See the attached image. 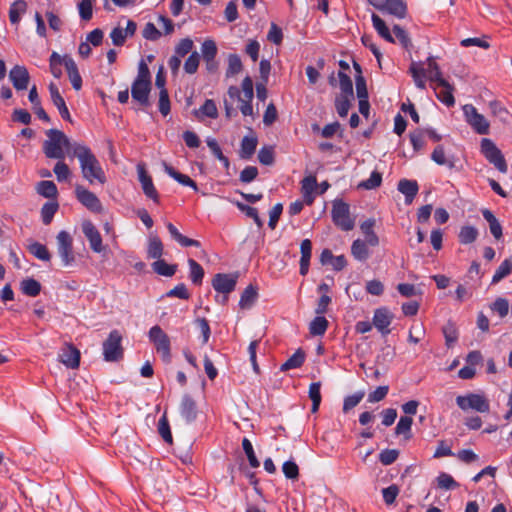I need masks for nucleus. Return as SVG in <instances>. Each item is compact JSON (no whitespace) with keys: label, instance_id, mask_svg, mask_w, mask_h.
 <instances>
[{"label":"nucleus","instance_id":"obj_57","mask_svg":"<svg viewBox=\"0 0 512 512\" xmlns=\"http://www.w3.org/2000/svg\"><path fill=\"white\" fill-rule=\"evenodd\" d=\"M491 310L498 313L501 318L507 316L509 303L505 298L498 297L490 306Z\"/></svg>","mask_w":512,"mask_h":512},{"label":"nucleus","instance_id":"obj_13","mask_svg":"<svg viewBox=\"0 0 512 512\" xmlns=\"http://www.w3.org/2000/svg\"><path fill=\"white\" fill-rule=\"evenodd\" d=\"M237 275L218 273L212 280L213 288L218 292L224 294L223 302L227 300V294L235 289L237 283Z\"/></svg>","mask_w":512,"mask_h":512},{"label":"nucleus","instance_id":"obj_55","mask_svg":"<svg viewBox=\"0 0 512 512\" xmlns=\"http://www.w3.org/2000/svg\"><path fill=\"white\" fill-rule=\"evenodd\" d=\"M158 431L163 440L169 444L172 443V434L166 414H164L158 422Z\"/></svg>","mask_w":512,"mask_h":512},{"label":"nucleus","instance_id":"obj_48","mask_svg":"<svg viewBox=\"0 0 512 512\" xmlns=\"http://www.w3.org/2000/svg\"><path fill=\"white\" fill-rule=\"evenodd\" d=\"M58 203L57 202H48L45 203L41 209V216L42 221L45 225H48L51 223L55 213L58 210Z\"/></svg>","mask_w":512,"mask_h":512},{"label":"nucleus","instance_id":"obj_5","mask_svg":"<svg viewBox=\"0 0 512 512\" xmlns=\"http://www.w3.org/2000/svg\"><path fill=\"white\" fill-rule=\"evenodd\" d=\"M332 220L334 224L343 231H350L355 226V219L350 215L349 205L343 201L333 203Z\"/></svg>","mask_w":512,"mask_h":512},{"label":"nucleus","instance_id":"obj_39","mask_svg":"<svg viewBox=\"0 0 512 512\" xmlns=\"http://www.w3.org/2000/svg\"><path fill=\"white\" fill-rule=\"evenodd\" d=\"M188 265L190 267V279L195 285H200L204 277V270L201 265L194 259H188Z\"/></svg>","mask_w":512,"mask_h":512},{"label":"nucleus","instance_id":"obj_33","mask_svg":"<svg viewBox=\"0 0 512 512\" xmlns=\"http://www.w3.org/2000/svg\"><path fill=\"white\" fill-rule=\"evenodd\" d=\"M257 139L255 137L245 136L241 141L239 155L242 159H249L255 153L257 147Z\"/></svg>","mask_w":512,"mask_h":512},{"label":"nucleus","instance_id":"obj_59","mask_svg":"<svg viewBox=\"0 0 512 512\" xmlns=\"http://www.w3.org/2000/svg\"><path fill=\"white\" fill-rule=\"evenodd\" d=\"M201 52H202L203 58L207 62L213 60L217 53V47H216L215 42L212 40H206L202 44Z\"/></svg>","mask_w":512,"mask_h":512},{"label":"nucleus","instance_id":"obj_53","mask_svg":"<svg viewBox=\"0 0 512 512\" xmlns=\"http://www.w3.org/2000/svg\"><path fill=\"white\" fill-rule=\"evenodd\" d=\"M96 0H81L78 3V11L82 20L88 21L92 18L93 3Z\"/></svg>","mask_w":512,"mask_h":512},{"label":"nucleus","instance_id":"obj_6","mask_svg":"<svg viewBox=\"0 0 512 512\" xmlns=\"http://www.w3.org/2000/svg\"><path fill=\"white\" fill-rule=\"evenodd\" d=\"M481 153L501 173L507 172V164L500 149L488 138L481 140Z\"/></svg>","mask_w":512,"mask_h":512},{"label":"nucleus","instance_id":"obj_22","mask_svg":"<svg viewBox=\"0 0 512 512\" xmlns=\"http://www.w3.org/2000/svg\"><path fill=\"white\" fill-rule=\"evenodd\" d=\"M49 92L52 103L57 107L61 117L64 120L71 121L69 110L66 106L64 98L60 95L59 89L55 83L49 84Z\"/></svg>","mask_w":512,"mask_h":512},{"label":"nucleus","instance_id":"obj_35","mask_svg":"<svg viewBox=\"0 0 512 512\" xmlns=\"http://www.w3.org/2000/svg\"><path fill=\"white\" fill-rule=\"evenodd\" d=\"M305 360V354L302 350H297L291 357H289L280 367L281 371H288L302 366Z\"/></svg>","mask_w":512,"mask_h":512},{"label":"nucleus","instance_id":"obj_17","mask_svg":"<svg viewBox=\"0 0 512 512\" xmlns=\"http://www.w3.org/2000/svg\"><path fill=\"white\" fill-rule=\"evenodd\" d=\"M432 87L435 90L436 97L446 106L451 107L455 104L453 87L445 79L435 83Z\"/></svg>","mask_w":512,"mask_h":512},{"label":"nucleus","instance_id":"obj_23","mask_svg":"<svg viewBox=\"0 0 512 512\" xmlns=\"http://www.w3.org/2000/svg\"><path fill=\"white\" fill-rule=\"evenodd\" d=\"M63 62H64V66L66 68L69 80L72 84V87L77 91L80 90L82 87V78L79 74V71H78L75 61L70 56L65 55V56H63Z\"/></svg>","mask_w":512,"mask_h":512},{"label":"nucleus","instance_id":"obj_58","mask_svg":"<svg viewBox=\"0 0 512 512\" xmlns=\"http://www.w3.org/2000/svg\"><path fill=\"white\" fill-rule=\"evenodd\" d=\"M258 160L263 165H272L274 163V149L271 146L262 147L258 152Z\"/></svg>","mask_w":512,"mask_h":512},{"label":"nucleus","instance_id":"obj_15","mask_svg":"<svg viewBox=\"0 0 512 512\" xmlns=\"http://www.w3.org/2000/svg\"><path fill=\"white\" fill-rule=\"evenodd\" d=\"M9 79L16 90H26L29 85L30 75L25 66L16 65L10 70Z\"/></svg>","mask_w":512,"mask_h":512},{"label":"nucleus","instance_id":"obj_10","mask_svg":"<svg viewBox=\"0 0 512 512\" xmlns=\"http://www.w3.org/2000/svg\"><path fill=\"white\" fill-rule=\"evenodd\" d=\"M57 239V251L64 266L71 265L74 260L73 253V240L71 235L67 231H60L56 237Z\"/></svg>","mask_w":512,"mask_h":512},{"label":"nucleus","instance_id":"obj_61","mask_svg":"<svg viewBox=\"0 0 512 512\" xmlns=\"http://www.w3.org/2000/svg\"><path fill=\"white\" fill-rule=\"evenodd\" d=\"M437 484L439 488L442 489H454L458 487L457 482L453 479V477L447 473H440L437 477Z\"/></svg>","mask_w":512,"mask_h":512},{"label":"nucleus","instance_id":"obj_9","mask_svg":"<svg viewBox=\"0 0 512 512\" xmlns=\"http://www.w3.org/2000/svg\"><path fill=\"white\" fill-rule=\"evenodd\" d=\"M149 339L153 342L158 353H161L164 361H169L170 354V339L168 335L158 325L153 326L149 330Z\"/></svg>","mask_w":512,"mask_h":512},{"label":"nucleus","instance_id":"obj_3","mask_svg":"<svg viewBox=\"0 0 512 512\" xmlns=\"http://www.w3.org/2000/svg\"><path fill=\"white\" fill-rule=\"evenodd\" d=\"M409 73L411 74L416 87L419 89L426 88V77L431 81L432 84H435L444 79L442 77V72L433 57H429L427 59L426 68L424 67L423 62L412 61L409 67Z\"/></svg>","mask_w":512,"mask_h":512},{"label":"nucleus","instance_id":"obj_24","mask_svg":"<svg viewBox=\"0 0 512 512\" xmlns=\"http://www.w3.org/2000/svg\"><path fill=\"white\" fill-rule=\"evenodd\" d=\"M317 188V180L315 176H307L301 181V192L304 202L311 205L314 201V191Z\"/></svg>","mask_w":512,"mask_h":512},{"label":"nucleus","instance_id":"obj_37","mask_svg":"<svg viewBox=\"0 0 512 512\" xmlns=\"http://www.w3.org/2000/svg\"><path fill=\"white\" fill-rule=\"evenodd\" d=\"M37 192L45 198H55L57 196V187L54 182L43 180L37 184Z\"/></svg>","mask_w":512,"mask_h":512},{"label":"nucleus","instance_id":"obj_63","mask_svg":"<svg viewBox=\"0 0 512 512\" xmlns=\"http://www.w3.org/2000/svg\"><path fill=\"white\" fill-rule=\"evenodd\" d=\"M399 456V451L397 449H385L380 452L379 460L380 462L387 466L394 463Z\"/></svg>","mask_w":512,"mask_h":512},{"label":"nucleus","instance_id":"obj_2","mask_svg":"<svg viewBox=\"0 0 512 512\" xmlns=\"http://www.w3.org/2000/svg\"><path fill=\"white\" fill-rule=\"evenodd\" d=\"M47 139L43 143V151L47 158L63 160L65 153L73 156V146L78 142L70 139L58 129H50L46 132Z\"/></svg>","mask_w":512,"mask_h":512},{"label":"nucleus","instance_id":"obj_50","mask_svg":"<svg viewBox=\"0 0 512 512\" xmlns=\"http://www.w3.org/2000/svg\"><path fill=\"white\" fill-rule=\"evenodd\" d=\"M50 72L55 78H60L62 75L61 66L64 65L63 57L57 52H53L50 56Z\"/></svg>","mask_w":512,"mask_h":512},{"label":"nucleus","instance_id":"obj_32","mask_svg":"<svg viewBox=\"0 0 512 512\" xmlns=\"http://www.w3.org/2000/svg\"><path fill=\"white\" fill-rule=\"evenodd\" d=\"M26 9L27 4L24 0H17L10 6L9 20L12 25H15V29H17L21 14L25 13Z\"/></svg>","mask_w":512,"mask_h":512},{"label":"nucleus","instance_id":"obj_34","mask_svg":"<svg viewBox=\"0 0 512 512\" xmlns=\"http://www.w3.org/2000/svg\"><path fill=\"white\" fill-rule=\"evenodd\" d=\"M257 289L253 285H249L243 291L239 305L242 309H249L252 307L257 299Z\"/></svg>","mask_w":512,"mask_h":512},{"label":"nucleus","instance_id":"obj_30","mask_svg":"<svg viewBox=\"0 0 512 512\" xmlns=\"http://www.w3.org/2000/svg\"><path fill=\"white\" fill-rule=\"evenodd\" d=\"M151 267L155 273L165 277H172L178 266L176 264H168L165 260L159 259L151 264Z\"/></svg>","mask_w":512,"mask_h":512},{"label":"nucleus","instance_id":"obj_36","mask_svg":"<svg viewBox=\"0 0 512 512\" xmlns=\"http://www.w3.org/2000/svg\"><path fill=\"white\" fill-rule=\"evenodd\" d=\"M20 287L21 291L30 297H36L41 291V284L33 278L24 279L21 282Z\"/></svg>","mask_w":512,"mask_h":512},{"label":"nucleus","instance_id":"obj_18","mask_svg":"<svg viewBox=\"0 0 512 512\" xmlns=\"http://www.w3.org/2000/svg\"><path fill=\"white\" fill-rule=\"evenodd\" d=\"M181 417L186 423L190 424L197 418V405L192 397L188 394L183 395L179 406Z\"/></svg>","mask_w":512,"mask_h":512},{"label":"nucleus","instance_id":"obj_11","mask_svg":"<svg viewBox=\"0 0 512 512\" xmlns=\"http://www.w3.org/2000/svg\"><path fill=\"white\" fill-rule=\"evenodd\" d=\"M367 2L380 11H385L397 18H404L407 6L404 0H367Z\"/></svg>","mask_w":512,"mask_h":512},{"label":"nucleus","instance_id":"obj_14","mask_svg":"<svg viewBox=\"0 0 512 512\" xmlns=\"http://www.w3.org/2000/svg\"><path fill=\"white\" fill-rule=\"evenodd\" d=\"M82 231L87 240L89 241L90 248L95 253H101L104 251L105 247L102 243V237L98 231V229L95 227V225L89 221L85 220L82 223Z\"/></svg>","mask_w":512,"mask_h":512},{"label":"nucleus","instance_id":"obj_51","mask_svg":"<svg viewBox=\"0 0 512 512\" xmlns=\"http://www.w3.org/2000/svg\"><path fill=\"white\" fill-rule=\"evenodd\" d=\"M242 70V62L239 56L231 54L228 58V68L226 70V76L232 77L240 73Z\"/></svg>","mask_w":512,"mask_h":512},{"label":"nucleus","instance_id":"obj_62","mask_svg":"<svg viewBox=\"0 0 512 512\" xmlns=\"http://www.w3.org/2000/svg\"><path fill=\"white\" fill-rule=\"evenodd\" d=\"M381 182H382V175L377 171H373L367 180H365L359 184V187L371 190V189H375L378 186H380Z\"/></svg>","mask_w":512,"mask_h":512},{"label":"nucleus","instance_id":"obj_28","mask_svg":"<svg viewBox=\"0 0 512 512\" xmlns=\"http://www.w3.org/2000/svg\"><path fill=\"white\" fill-rule=\"evenodd\" d=\"M351 254L356 260L364 262L370 257V250L366 242L361 239H356L352 243Z\"/></svg>","mask_w":512,"mask_h":512},{"label":"nucleus","instance_id":"obj_54","mask_svg":"<svg viewBox=\"0 0 512 512\" xmlns=\"http://www.w3.org/2000/svg\"><path fill=\"white\" fill-rule=\"evenodd\" d=\"M442 331L445 337L446 345L448 347H451L457 341L458 338V332L455 324H453L452 322H448L443 327Z\"/></svg>","mask_w":512,"mask_h":512},{"label":"nucleus","instance_id":"obj_20","mask_svg":"<svg viewBox=\"0 0 512 512\" xmlns=\"http://www.w3.org/2000/svg\"><path fill=\"white\" fill-rule=\"evenodd\" d=\"M393 319V315L387 308H378L374 312L373 316V325L384 335L389 334L390 330L388 329L391 321Z\"/></svg>","mask_w":512,"mask_h":512},{"label":"nucleus","instance_id":"obj_16","mask_svg":"<svg viewBox=\"0 0 512 512\" xmlns=\"http://www.w3.org/2000/svg\"><path fill=\"white\" fill-rule=\"evenodd\" d=\"M151 91V81H136L132 83L131 95L133 100L142 106L149 105V93Z\"/></svg>","mask_w":512,"mask_h":512},{"label":"nucleus","instance_id":"obj_21","mask_svg":"<svg viewBox=\"0 0 512 512\" xmlns=\"http://www.w3.org/2000/svg\"><path fill=\"white\" fill-rule=\"evenodd\" d=\"M59 359L67 368L76 369L80 364V351L73 345L68 344L63 348Z\"/></svg>","mask_w":512,"mask_h":512},{"label":"nucleus","instance_id":"obj_46","mask_svg":"<svg viewBox=\"0 0 512 512\" xmlns=\"http://www.w3.org/2000/svg\"><path fill=\"white\" fill-rule=\"evenodd\" d=\"M353 96H338L335 99L336 111L340 117H346L351 107Z\"/></svg>","mask_w":512,"mask_h":512},{"label":"nucleus","instance_id":"obj_44","mask_svg":"<svg viewBox=\"0 0 512 512\" xmlns=\"http://www.w3.org/2000/svg\"><path fill=\"white\" fill-rule=\"evenodd\" d=\"M412 424H413V419L411 417H408V416L401 417L396 425L395 433L397 435H404L406 439H410Z\"/></svg>","mask_w":512,"mask_h":512},{"label":"nucleus","instance_id":"obj_56","mask_svg":"<svg viewBox=\"0 0 512 512\" xmlns=\"http://www.w3.org/2000/svg\"><path fill=\"white\" fill-rule=\"evenodd\" d=\"M242 447H243L245 454L247 455V458H248V461H249V464L251 465V467H253V468L259 467L260 463L254 453L253 446H252L251 442L249 441V439H247V438L243 439Z\"/></svg>","mask_w":512,"mask_h":512},{"label":"nucleus","instance_id":"obj_29","mask_svg":"<svg viewBox=\"0 0 512 512\" xmlns=\"http://www.w3.org/2000/svg\"><path fill=\"white\" fill-rule=\"evenodd\" d=\"M164 170L165 172L170 176L172 177L174 180H176L178 183L184 185V186H188V187H191L192 189H194L195 191L198 190V187H197V184L194 180H192L189 176L185 175V174H182L180 172H178L177 170H175L173 167L169 166V165H166L164 166Z\"/></svg>","mask_w":512,"mask_h":512},{"label":"nucleus","instance_id":"obj_27","mask_svg":"<svg viewBox=\"0 0 512 512\" xmlns=\"http://www.w3.org/2000/svg\"><path fill=\"white\" fill-rule=\"evenodd\" d=\"M166 227H167L171 237L176 242H178L181 246H183V247H190V246L199 247L200 246L199 241L190 239V238L182 235L172 223H170V222L167 223Z\"/></svg>","mask_w":512,"mask_h":512},{"label":"nucleus","instance_id":"obj_8","mask_svg":"<svg viewBox=\"0 0 512 512\" xmlns=\"http://www.w3.org/2000/svg\"><path fill=\"white\" fill-rule=\"evenodd\" d=\"M463 114L466 122L476 133L480 135H487L489 133V121L472 104L463 106Z\"/></svg>","mask_w":512,"mask_h":512},{"label":"nucleus","instance_id":"obj_52","mask_svg":"<svg viewBox=\"0 0 512 512\" xmlns=\"http://www.w3.org/2000/svg\"><path fill=\"white\" fill-rule=\"evenodd\" d=\"M365 392L364 391H358L354 393L353 395H349L344 399L343 403V412L347 413L354 407H356L361 400L364 398Z\"/></svg>","mask_w":512,"mask_h":512},{"label":"nucleus","instance_id":"obj_7","mask_svg":"<svg viewBox=\"0 0 512 512\" xmlns=\"http://www.w3.org/2000/svg\"><path fill=\"white\" fill-rule=\"evenodd\" d=\"M122 335L118 330L110 332L108 338L103 343L104 359L108 362H115L123 357V348L121 346Z\"/></svg>","mask_w":512,"mask_h":512},{"label":"nucleus","instance_id":"obj_60","mask_svg":"<svg viewBox=\"0 0 512 512\" xmlns=\"http://www.w3.org/2000/svg\"><path fill=\"white\" fill-rule=\"evenodd\" d=\"M399 487L395 484H392L384 489H382L383 500L387 505H391L395 502L398 494Z\"/></svg>","mask_w":512,"mask_h":512},{"label":"nucleus","instance_id":"obj_49","mask_svg":"<svg viewBox=\"0 0 512 512\" xmlns=\"http://www.w3.org/2000/svg\"><path fill=\"white\" fill-rule=\"evenodd\" d=\"M339 86L341 89V96H353V85L351 78L344 73L343 71H339Z\"/></svg>","mask_w":512,"mask_h":512},{"label":"nucleus","instance_id":"obj_43","mask_svg":"<svg viewBox=\"0 0 512 512\" xmlns=\"http://www.w3.org/2000/svg\"><path fill=\"white\" fill-rule=\"evenodd\" d=\"M321 383L313 382L309 386V398L312 401V409L313 413L317 412L321 403Z\"/></svg>","mask_w":512,"mask_h":512},{"label":"nucleus","instance_id":"obj_26","mask_svg":"<svg viewBox=\"0 0 512 512\" xmlns=\"http://www.w3.org/2000/svg\"><path fill=\"white\" fill-rule=\"evenodd\" d=\"M164 252V246L161 239L156 235H151L148 239L147 257L150 259H161Z\"/></svg>","mask_w":512,"mask_h":512},{"label":"nucleus","instance_id":"obj_64","mask_svg":"<svg viewBox=\"0 0 512 512\" xmlns=\"http://www.w3.org/2000/svg\"><path fill=\"white\" fill-rule=\"evenodd\" d=\"M53 171L57 177V180L60 182L67 180L71 173L68 165L62 160H59L55 164Z\"/></svg>","mask_w":512,"mask_h":512},{"label":"nucleus","instance_id":"obj_19","mask_svg":"<svg viewBox=\"0 0 512 512\" xmlns=\"http://www.w3.org/2000/svg\"><path fill=\"white\" fill-rule=\"evenodd\" d=\"M137 172L144 194L154 202H158L159 196L156 188L154 187L152 178L147 174L145 168L141 165H138Z\"/></svg>","mask_w":512,"mask_h":512},{"label":"nucleus","instance_id":"obj_4","mask_svg":"<svg viewBox=\"0 0 512 512\" xmlns=\"http://www.w3.org/2000/svg\"><path fill=\"white\" fill-rule=\"evenodd\" d=\"M458 407L463 410H474L479 413H488L490 411L489 400L483 395L478 393H468L467 395H460L456 398Z\"/></svg>","mask_w":512,"mask_h":512},{"label":"nucleus","instance_id":"obj_38","mask_svg":"<svg viewBox=\"0 0 512 512\" xmlns=\"http://www.w3.org/2000/svg\"><path fill=\"white\" fill-rule=\"evenodd\" d=\"M28 250L33 256L42 261H50L51 259V254L49 253L47 247L39 242H32L28 246Z\"/></svg>","mask_w":512,"mask_h":512},{"label":"nucleus","instance_id":"obj_40","mask_svg":"<svg viewBox=\"0 0 512 512\" xmlns=\"http://www.w3.org/2000/svg\"><path fill=\"white\" fill-rule=\"evenodd\" d=\"M380 35L385 41H387L389 43L399 42L407 50H411L413 48V45L411 43V40H410L408 34H380Z\"/></svg>","mask_w":512,"mask_h":512},{"label":"nucleus","instance_id":"obj_12","mask_svg":"<svg viewBox=\"0 0 512 512\" xmlns=\"http://www.w3.org/2000/svg\"><path fill=\"white\" fill-rule=\"evenodd\" d=\"M75 196L77 200L85 206L88 210L94 213H100L103 210L99 198L90 190L82 185H76Z\"/></svg>","mask_w":512,"mask_h":512},{"label":"nucleus","instance_id":"obj_41","mask_svg":"<svg viewBox=\"0 0 512 512\" xmlns=\"http://www.w3.org/2000/svg\"><path fill=\"white\" fill-rule=\"evenodd\" d=\"M512 272V258L505 259L495 271L492 283H498Z\"/></svg>","mask_w":512,"mask_h":512},{"label":"nucleus","instance_id":"obj_42","mask_svg":"<svg viewBox=\"0 0 512 512\" xmlns=\"http://www.w3.org/2000/svg\"><path fill=\"white\" fill-rule=\"evenodd\" d=\"M327 327H328L327 319L323 316H317L310 323V326H309L310 334H312L314 336L323 335L326 332Z\"/></svg>","mask_w":512,"mask_h":512},{"label":"nucleus","instance_id":"obj_45","mask_svg":"<svg viewBox=\"0 0 512 512\" xmlns=\"http://www.w3.org/2000/svg\"><path fill=\"white\" fill-rule=\"evenodd\" d=\"M206 143L213 155L228 169L230 165L229 159L222 153L217 141L214 138H208Z\"/></svg>","mask_w":512,"mask_h":512},{"label":"nucleus","instance_id":"obj_47","mask_svg":"<svg viewBox=\"0 0 512 512\" xmlns=\"http://www.w3.org/2000/svg\"><path fill=\"white\" fill-rule=\"evenodd\" d=\"M478 237V231L473 226H463L459 233V241L462 244H470Z\"/></svg>","mask_w":512,"mask_h":512},{"label":"nucleus","instance_id":"obj_31","mask_svg":"<svg viewBox=\"0 0 512 512\" xmlns=\"http://www.w3.org/2000/svg\"><path fill=\"white\" fill-rule=\"evenodd\" d=\"M482 215H483L484 219L489 224V229H490L491 234L494 236L495 239L499 240L502 237L503 233H502V226L499 223V221L497 220V218L488 209H484L482 211Z\"/></svg>","mask_w":512,"mask_h":512},{"label":"nucleus","instance_id":"obj_1","mask_svg":"<svg viewBox=\"0 0 512 512\" xmlns=\"http://www.w3.org/2000/svg\"><path fill=\"white\" fill-rule=\"evenodd\" d=\"M73 157H76L80 163L82 177L88 181L89 184L98 182L103 185L106 183L107 178L105 172L92 153L91 149L84 144H76L73 146Z\"/></svg>","mask_w":512,"mask_h":512},{"label":"nucleus","instance_id":"obj_25","mask_svg":"<svg viewBox=\"0 0 512 512\" xmlns=\"http://www.w3.org/2000/svg\"><path fill=\"white\" fill-rule=\"evenodd\" d=\"M418 184L416 181L402 179L398 183V190L405 195V203L411 204L418 192Z\"/></svg>","mask_w":512,"mask_h":512}]
</instances>
